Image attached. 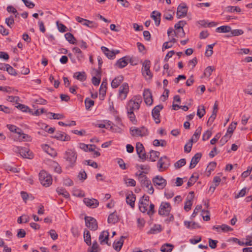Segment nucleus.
I'll use <instances>...</instances> for the list:
<instances>
[{"instance_id":"a19ab883","label":"nucleus","mask_w":252,"mask_h":252,"mask_svg":"<svg viewBox=\"0 0 252 252\" xmlns=\"http://www.w3.org/2000/svg\"><path fill=\"white\" fill-rule=\"evenodd\" d=\"M107 82L105 81H103L100 89H99V94L101 95L103 97L105 95L106 91L107 89Z\"/></svg>"},{"instance_id":"79ce46f5","label":"nucleus","mask_w":252,"mask_h":252,"mask_svg":"<svg viewBox=\"0 0 252 252\" xmlns=\"http://www.w3.org/2000/svg\"><path fill=\"white\" fill-rule=\"evenodd\" d=\"M173 246L169 244H165L161 246L160 251L162 252H171L173 249Z\"/></svg>"},{"instance_id":"bb28decb","label":"nucleus","mask_w":252,"mask_h":252,"mask_svg":"<svg viewBox=\"0 0 252 252\" xmlns=\"http://www.w3.org/2000/svg\"><path fill=\"white\" fill-rule=\"evenodd\" d=\"M135 199V195L131 193L127 195L126 197V202L133 208L134 207Z\"/></svg>"},{"instance_id":"774afa93","label":"nucleus","mask_w":252,"mask_h":252,"mask_svg":"<svg viewBox=\"0 0 252 252\" xmlns=\"http://www.w3.org/2000/svg\"><path fill=\"white\" fill-rule=\"evenodd\" d=\"M59 31L60 32H63L66 31L67 28L63 24L59 23L58 21L56 22Z\"/></svg>"},{"instance_id":"69168bd1","label":"nucleus","mask_w":252,"mask_h":252,"mask_svg":"<svg viewBox=\"0 0 252 252\" xmlns=\"http://www.w3.org/2000/svg\"><path fill=\"white\" fill-rule=\"evenodd\" d=\"M17 107L19 109H20V110H21L23 112H31L30 109L27 106H26V105H25L24 104H19L17 106Z\"/></svg>"},{"instance_id":"ea45409f","label":"nucleus","mask_w":252,"mask_h":252,"mask_svg":"<svg viewBox=\"0 0 252 252\" xmlns=\"http://www.w3.org/2000/svg\"><path fill=\"white\" fill-rule=\"evenodd\" d=\"M72 50L76 55V57L79 61H81L83 59L82 52L79 48L75 47L73 48Z\"/></svg>"},{"instance_id":"58836bf2","label":"nucleus","mask_w":252,"mask_h":252,"mask_svg":"<svg viewBox=\"0 0 252 252\" xmlns=\"http://www.w3.org/2000/svg\"><path fill=\"white\" fill-rule=\"evenodd\" d=\"M65 39L71 44H76V38L74 37L73 35L70 32H67L65 34Z\"/></svg>"},{"instance_id":"f704fd0d","label":"nucleus","mask_w":252,"mask_h":252,"mask_svg":"<svg viewBox=\"0 0 252 252\" xmlns=\"http://www.w3.org/2000/svg\"><path fill=\"white\" fill-rule=\"evenodd\" d=\"M56 191L59 195H63L64 198H69V193L65 189L63 188H58L56 189Z\"/></svg>"},{"instance_id":"8fccbe9b","label":"nucleus","mask_w":252,"mask_h":252,"mask_svg":"<svg viewBox=\"0 0 252 252\" xmlns=\"http://www.w3.org/2000/svg\"><path fill=\"white\" fill-rule=\"evenodd\" d=\"M226 11L228 12H240L241 11V9L240 7L238 6H228L226 7Z\"/></svg>"},{"instance_id":"de8ad7c7","label":"nucleus","mask_w":252,"mask_h":252,"mask_svg":"<svg viewBox=\"0 0 252 252\" xmlns=\"http://www.w3.org/2000/svg\"><path fill=\"white\" fill-rule=\"evenodd\" d=\"M215 70V68L214 67L211 66H208L204 70V75L206 77H209L211 75L212 72Z\"/></svg>"},{"instance_id":"6ab92c4d","label":"nucleus","mask_w":252,"mask_h":252,"mask_svg":"<svg viewBox=\"0 0 252 252\" xmlns=\"http://www.w3.org/2000/svg\"><path fill=\"white\" fill-rule=\"evenodd\" d=\"M201 157L202 154L200 153H197L192 157L189 165L190 169H192L195 167L196 165L199 161Z\"/></svg>"},{"instance_id":"7ed1b4c3","label":"nucleus","mask_w":252,"mask_h":252,"mask_svg":"<svg viewBox=\"0 0 252 252\" xmlns=\"http://www.w3.org/2000/svg\"><path fill=\"white\" fill-rule=\"evenodd\" d=\"M39 178L41 184L44 187L50 186L52 183V178L50 174L45 171H40L39 174Z\"/></svg>"},{"instance_id":"2eb2a0df","label":"nucleus","mask_w":252,"mask_h":252,"mask_svg":"<svg viewBox=\"0 0 252 252\" xmlns=\"http://www.w3.org/2000/svg\"><path fill=\"white\" fill-rule=\"evenodd\" d=\"M109 233L108 231H103L99 236V241L101 245L107 244L110 246L108 243Z\"/></svg>"},{"instance_id":"2f4dec72","label":"nucleus","mask_w":252,"mask_h":252,"mask_svg":"<svg viewBox=\"0 0 252 252\" xmlns=\"http://www.w3.org/2000/svg\"><path fill=\"white\" fill-rule=\"evenodd\" d=\"M201 129L202 128L200 126L198 127L196 129L192 138L189 140H190L192 142H196L199 138L201 132Z\"/></svg>"},{"instance_id":"5701e85b","label":"nucleus","mask_w":252,"mask_h":252,"mask_svg":"<svg viewBox=\"0 0 252 252\" xmlns=\"http://www.w3.org/2000/svg\"><path fill=\"white\" fill-rule=\"evenodd\" d=\"M128 57H124L120 59L116 63V65L119 68H123L128 64Z\"/></svg>"},{"instance_id":"13d9d810","label":"nucleus","mask_w":252,"mask_h":252,"mask_svg":"<svg viewBox=\"0 0 252 252\" xmlns=\"http://www.w3.org/2000/svg\"><path fill=\"white\" fill-rule=\"evenodd\" d=\"M219 174L220 175V176H216L214 177L213 183L215 184V186L213 187V190H215L216 188L219 186L220 182H221L220 176H221L222 174L220 173Z\"/></svg>"},{"instance_id":"a18cd8bd","label":"nucleus","mask_w":252,"mask_h":252,"mask_svg":"<svg viewBox=\"0 0 252 252\" xmlns=\"http://www.w3.org/2000/svg\"><path fill=\"white\" fill-rule=\"evenodd\" d=\"M148 206V203L145 202H141L139 201V208L140 211L142 213H145L147 211V207Z\"/></svg>"},{"instance_id":"412c9836","label":"nucleus","mask_w":252,"mask_h":252,"mask_svg":"<svg viewBox=\"0 0 252 252\" xmlns=\"http://www.w3.org/2000/svg\"><path fill=\"white\" fill-rule=\"evenodd\" d=\"M101 49L103 53L105 55V56L109 59H113L115 58L116 56V53H115V51H110L106 47L102 46L101 47Z\"/></svg>"},{"instance_id":"c756f323","label":"nucleus","mask_w":252,"mask_h":252,"mask_svg":"<svg viewBox=\"0 0 252 252\" xmlns=\"http://www.w3.org/2000/svg\"><path fill=\"white\" fill-rule=\"evenodd\" d=\"M119 220V218L117 213L115 212L111 214L108 217V222L109 223L115 224Z\"/></svg>"},{"instance_id":"39448f33","label":"nucleus","mask_w":252,"mask_h":252,"mask_svg":"<svg viewBox=\"0 0 252 252\" xmlns=\"http://www.w3.org/2000/svg\"><path fill=\"white\" fill-rule=\"evenodd\" d=\"M171 206L169 203L162 202L159 206L158 213L160 216L166 217L170 215Z\"/></svg>"},{"instance_id":"09e8293b","label":"nucleus","mask_w":252,"mask_h":252,"mask_svg":"<svg viewBox=\"0 0 252 252\" xmlns=\"http://www.w3.org/2000/svg\"><path fill=\"white\" fill-rule=\"evenodd\" d=\"M43 149L48 153L49 155H51L52 156H55L56 154L53 150L48 145H45L42 146Z\"/></svg>"},{"instance_id":"0e129e2a","label":"nucleus","mask_w":252,"mask_h":252,"mask_svg":"<svg viewBox=\"0 0 252 252\" xmlns=\"http://www.w3.org/2000/svg\"><path fill=\"white\" fill-rule=\"evenodd\" d=\"M186 163V162L185 159H181L175 163V167L176 168H179L185 165Z\"/></svg>"},{"instance_id":"3c124183","label":"nucleus","mask_w":252,"mask_h":252,"mask_svg":"<svg viewBox=\"0 0 252 252\" xmlns=\"http://www.w3.org/2000/svg\"><path fill=\"white\" fill-rule=\"evenodd\" d=\"M216 43H214V44H210V45H208L207 46V50H206V52H205V55L209 57H210L212 55L213 53V47L214 46V45H215Z\"/></svg>"},{"instance_id":"ddd939ff","label":"nucleus","mask_w":252,"mask_h":252,"mask_svg":"<svg viewBox=\"0 0 252 252\" xmlns=\"http://www.w3.org/2000/svg\"><path fill=\"white\" fill-rule=\"evenodd\" d=\"M163 108V106L161 105H158L154 107L152 112V116L157 124L160 123L159 119V112Z\"/></svg>"},{"instance_id":"7c9ffc66","label":"nucleus","mask_w":252,"mask_h":252,"mask_svg":"<svg viewBox=\"0 0 252 252\" xmlns=\"http://www.w3.org/2000/svg\"><path fill=\"white\" fill-rule=\"evenodd\" d=\"M161 225L159 224H155L149 231L147 232L148 234H155L160 232L161 231Z\"/></svg>"},{"instance_id":"5fc2aeb1","label":"nucleus","mask_w":252,"mask_h":252,"mask_svg":"<svg viewBox=\"0 0 252 252\" xmlns=\"http://www.w3.org/2000/svg\"><path fill=\"white\" fill-rule=\"evenodd\" d=\"M7 128L9 130L13 132H15V133H19L20 130L21 129L20 128L17 127L16 126L12 125H7Z\"/></svg>"},{"instance_id":"bf43d9fd","label":"nucleus","mask_w":252,"mask_h":252,"mask_svg":"<svg viewBox=\"0 0 252 252\" xmlns=\"http://www.w3.org/2000/svg\"><path fill=\"white\" fill-rule=\"evenodd\" d=\"M5 69L8 73L10 75L15 76L17 74L16 70L8 64H6Z\"/></svg>"},{"instance_id":"4468645a","label":"nucleus","mask_w":252,"mask_h":252,"mask_svg":"<svg viewBox=\"0 0 252 252\" xmlns=\"http://www.w3.org/2000/svg\"><path fill=\"white\" fill-rule=\"evenodd\" d=\"M75 19L78 22L81 23L83 25L87 26L88 27L93 28H96L97 26V24L94 23V22L83 19L79 16L76 17Z\"/></svg>"},{"instance_id":"4be33fe9","label":"nucleus","mask_w":252,"mask_h":252,"mask_svg":"<svg viewBox=\"0 0 252 252\" xmlns=\"http://www.w3.org/2000/svg\"><path fill=\"white\" fill-rule=\"evenodd\" d=\"M19 133H16L17 136H15L14 138V140L15 141H23V140H29L30 138V136H29L28 134H26L23 132L21 129L20 130Z\"/></svg>"},{"instance_id":"864d4df0","label":"nucleus","mask_w":252,"mask_h":252,"mask_svg":"<svg viewBox=\"0 0 252 252\" xmlns=\"http://www.w3.org/2000/svg\"><path fill=\"white\" fill-rule=\"evenodd\" d=\"M197 179L198 176H194L193 175H192L188 182V187H189L192 186L197 181Z\"/></svg>"},{"instance_id":"49530a36","label":"nucleus","mask_w":252,"mask_h":252,"mask_svg":"<svg viewBox=\"0 0 252 252\" xmlns=\"http://www.w3.org/2000/svg\"><path fill=\"white\" fill-rule=\"evenodd\" d=\"M205 114V110L204 106L200 105L198 107L197 115L199 118H202Z\"/></svg>"},{"instance_id":"0eeeda50","label":"nucleus","mask_w":252,"mask_h":252,"mask_svg":"<svg viewBox=\"0 0 252 252\" xmlns=\"http://www.w3.org/2000/svg\"><path fill=\"white\" fill-rule=\"evenodd\" d=\"M154 185L159 189H162L167 185L166 180L162 176L157 175L152 179Z\"/></svg>"},{"instance_id":"aec40b11","label":"nucleus","mask_w":252,"mask_h":252,"mask_svg":"<svg viewBox=\"0 0 252 252\" xmlns=\"http://www.w3.org/2000/svg\"><path fill=\"white\" fill-rule=\"evenodd\" d=\"M151 17L154 20L156 26H158L160 23L161 13L157 11L152 12Z\"/></svg>"},{"instance_id":"f3484780","label":"nucleus","mask_w":252,"mask_h":252,"mask_svg":"<svg viewBox=\"0 0 252 252\" xmlns=\"http://www.w3.org/2000/svg\"><path fill=\"white\" fill-rule=\"evenodd\" d=\"M83 202L86 206L92 208H95L99 205L98 201L94 198H85Z\"/></svg>"},{"instance_id":"cd10ccee","label":"nucleus","mask_w":252,"mask_h":252,"mask_svg":"<svg viewBox=\"0 0 252 252\" xmlns=\"http://www.w3.org/2000/svg\"><path fill=\"white\" fill-rule=\"evenodd\" d=\"M126 237L125 236H121L120 239L118 241H115L113 245V248L117 251H119L121 249V248L123 245L124 239Z\"/></svg>"},{"instance_id":"6e6552de","label":"nucleus","mask_w":252,"mask_h":252,"mask_svg":"<svg viewBox=\"0 0 252 252\" xmlns=\"http://www.w3.org/2000/svg\"><path fill=\"white\" fill-rule=\"evenodd\" d=\"M129 92V86L127 83H123L119 88V98L122 100H125Z\"/></svg>"},{"instance_id":"393cba45","label":"nucleus","mask_w":252,"mask_h":252,"mask_svg":"<svg viewBox=\"0 0 252 252\" xmlns=\"http://www.w3.org/2000/svg\"><path fill=\"white\" fill-rule=\"evenodd\" d=\"M20 155L25 158H32L33 155L30 150L27 148L22 147L20 153Z\"/></svg>"},{"instance_id":"f8f14e48","label":"nucleus","mask_w":252,"mask_h":252,"mask_svg":"<svg viewBox=\"0 0 252 252\" xmlns=\"http://www.w3.org/2000/svg\"><path fill=\"white\" fill-rule=\"evenodd\" d=\"M86 226L91 230H95L97 228V224L96 220L91 217L85 218Z\"/></svg>"},{"instance_id":"4c0bfd02","label":"nucleus","mask_w":252,"mask_h":252,"mask_svg":"<svg viewBox=\"0 0 252 252\" xmlns=\"http://www.w3.org/2000/svg\"><path fill=\"white\" fill-rule=\"evenodd\" d=\"M184 224L187 228L190 229H196L200 227L197 223L193 221H185Z\"/></svg>"},{"instance_id":"b1692460","label":"nucleus","mask_w":252,"mask_h":252,"mask_svg":"<svg viewBox=\"0 0 252 252\" xmlns=\"http://www.w3.org/2000/svg\"><path fill=\"white\" fill-rule=\"evenodd\" d=\"M124 80L123 76L119 75L115 77L111 82V87L113 88H117Z\"/></svg>"},{"instance_id":"1a4fd4ad","label":"nucleus","mask_w":252,"mask_h":252,"mask_svg":"<svg viewBox=\"0 0 252 252\" xmlns=\"http://www.w3.org/2000/svg\"><path fill=\"white\" fill-rule=\"evenodd\" d=\"M136 151L140 158L143 160H145L148 157L145 152L144 147L143 144L140 142H137L136 144Z\"/></svg>"},{"instance_id":"f257e3e1","label":"nucleus","mask_w":252,"mask_h":252,"mask_svg":"<svg viewBox=\"0 0 252 252\" xmlns=\"http://www.w3.org/2000/svg\"><path fill=\"white\" fill-rule=\"evenodd\" d=\"M141 102V97L140 95H137L134 96L127 103L126 110L127 116L130 121L132 123L136 122L134 112L139 109Z\"/></svg>"},{"instance_id":"052dcab7","label":"nucleus","mask_w":252,"mask_h":252,"mask_svg":"<svg viewBox=\"0 0 252 252\" xmlns=\"http://www.w3.org/2000/svg\"><path fill=\"white\" fill-rule=\"evenodd\" d=\"M174 34L177 37H183L185 36V32L183 29L176 30L174 31Z\"/></svg>"},{"instance_id":"423d86ee","label":"nucleus","mask_w":252,"mask_h":252,"mask_svg":"<svg viewBox=\"0 0 252 252\" xmlns=\"http://www.w3.org/2000/svg\"><path fill=\"white\" fill-rule=\"evenodd\" d=\"M136 176L140 183L142 188H149L151 186V182L148 177L144 174V172L141 171L135 174Z\"/></svg>"},{"instance_id":"a878e982","label":"nucleus","mask_w":252,"mask_h":252,"mask_svg":"<svg viewBox=\"0 0 252 252\" xmlns=\"http://www.w3.org/2000/svg\"><path fill=\"white\" fill-rule=\"evenodd\" d=\"M54 138L63 141H67L70 140V137L63 132H57Z\"/></svg>"},{"instance_id":"680f3d73","label":"nucleus","mask_w":252,"mask_h":252,"mask_svg":"<svg viewBox=\"0 0 252 252\" xmlns=\"http://www.w3.org/2000/svg\"><path fill=\"white\" fill-rule=\"evenodd\" d=\"M5 23L10 28H11L12 25L14 23V17L12 16L5 19Z\"/></svg>"},{"instance_id":"dca6fc26","label":"nucleus","mask_w":252,"mask_h":252,"mask_svg":"<svg viewBox=\"0 0 252 252\" xmlns=\"http://www.w3.org/2000/svg\"><path fill=\"white\" fill-rule=\"evenodd\" d=\"M188 11V7L185 4L179 5L177 10V17L178 18L184 17L186 16Z\"/></svg>"},{"instance_id":"37998d69","label":"nucleus","mask_w":252,"mask_h":252,"mask_svg":"<svg viewBox=\"0 0 252 252\" xmlns=\"http://www.w3.org/2000/svg\"><path fill=\"white\" fill-rule=\"evenodd\" d=\"M192 198L193 197H190V199H189L188 198L187 201L185 203L184 209L187 212L189 211L191 209V207L192 205Z\"/></svg>"},{"instance_id":"4d7b16f0","label":"nucleus","mask_w":252,"mask_h":252,"mask_svg":"<svg viewBox=\"0 0 252 252\" xmlns=\"http://www.w3.org/2000/svg\"><path fill=\"white\" fill-rule=\"evenodd\" d=\"M85 104L86 109L88 110L94 105V101L87 98L85 100Z\"/></svg>"},{"instance_id":"c03bdc74","label":"nucleus","mask_w":252,"mask_h":252,"mask_svg":"<svg viewBox=\"0 0 252 252\" xmlns=\"http://www.w3.org/2000/svg\"><path fill=\"white\" fill-rule=\"evenodd\" d=\"M237 124V122L231 123V124L227 128L226 133H227V134H228L229 135L231 136L234 129L236 128Z\"/></svg>"},{"instance_id":"e433bc0d","label":"nucleus","mask_w":252,"mask_h":252,"mask_svg":"<svg viewBox=\"0 0 252 252\" xmlns=\"http://www.w3.org/2000/svg\"><path fill=\"white\" fill-rule=\"evenodd\" d=\"M231 27L228 26H222L216 29V32H219L226 33L230 32Z\"/></svg>"},{"instance_id":"c85d7f7f","label":"nucleus","mask_w":252,"mask_h":252,"mask_svg":"<svg viewBox=\"0 0 252 252\" xmlns=\"http://www.w3.org/2000/svg\"><path fill=\"white\" fill-rule=\"evenodd\" d=\"M213 229H215L218 231H220V230H221L222 232H227L232 230V228L228 225L226 224H222L221 225L214 226L213 227Z\"/></svg>"},{"instance_id":"338daca9","label":"nucleus","mask_w":252,"mask_h":252,"mask_svg":"<svg viewBox=\"0 0 252 252\" xmlns=\"http://www.w3.org/2000/svg\"><path fill=\"white\" fill-rule=\"evenodd\" d=\"M216 162H211L207 167V170L208 172L210 174L211 172L214 170L216 166Z\"/></svg>"},{"instance_id":"a211bd4d","label":"nucleus","mask_w":252,"mask_h":252,"mask_svg":"<svg viewBox=\"0 0 252 252\" xmlns=\"http://www.w3.org/2000/svg\"><path fill=\"white\" fill-rule=\"evenodd\" d=\"M143 97L147 105H151L153 103L152 95L150 90L147 89L144 91Z\"/></svg>"},{"instance_id":"20e7f679","label":"nucleus","mask_w":252,"mask_h":252,"mask_svg":"<svg viewBox=\"0 0 252 252\" xmlns=\"http://www.w3.org/2000/svg\"><path fill=\"white\" fill-rule=\"evenodd\" d=\"M64 158L69 164L73 166L76 162L77 155L74 150L68 149L64 153Z\"/></svg>"},{"instance_id":"f03ea898","label":"nucleus","mask_w":252,"mask_h":252,"mask_svg":"<svg viewBox=\"0 0 252 252\" xmlns=\"http://www.w3.org/2000/svg\"><path fill=\"white\" fill-rule=\"evenodd\" d=\"M131 135L132 137H144L148 134V130L144 126L137 127L135 126L131 127L129 129Z\"/></svg>"},{"instance_id":"c9c22d12","label":"nucleus","mask_w":252,"mask_h":252,"mask_svg":"<svg viewBox=\"0 0 252 252\" xmlns=\"http://www.w3.org/2000/svg\"><path fill=\"white\" fill-rule=\"evenodd\" d=\"M84 241L88 246L91 245V237L90 232L86 229L84 232Z\"/></svg>"},{"instance_id":"473e14b6","label":"nucleus","mask_w":252,"mask_h":252,"mask_svg":"<svg viewBox=\"0 0 252 252\" xmlns=\"http://www.w3.org/2000/svg\"><path fill=\"white\" fill-rule=\"evenodd\" d=\"M149 159L152 161H155L159 157L160 153L158 151L151 150L150 151Z\"/></svg>"},{"instance_id":"e2e57ef3","label":"nucleus","mask_w":252,"mask_h":252,"mask_svg":"<svg viewBox=\"0 0 252 252\" xmlns=\"http://www.w3.org/2000/svg\"><path fill=\"white\" fill-rule=\"evenodd\" d=\"M193 142H191L189 140L184 147V151L186 153H189L191 150V148L192 146V143Z\"/></svg>"},{"instance_id":"9d476101","label":"nucleus","mask_w":252,"mask_h":252,"mask_svg":"<svg viewBox=\"0 0 252 252\" xmlns=\"http://www.w3.org/2000/svg\"><path fill=\"white\" fill-rule=\"evenodd\" d=\"M151 65L150 61L146 60L143 63L142 74L145 77H148V78L152 77V74L150 71V68Z\"/></svg>"},{"instance_id":"603ef678","label":"nucleus","mask_w":252,"mask_h":252,"mask_svg":"<svg viewBox=\"0 0 252 252\" xmlns=\"http://www.w3.org/2000/svg\"><path fill=\"white\" fill-rule=\"evenodd\" d=\"M231 35L229 36H236L243 34L244 32L243 30L240 29L233 30L230 31Z\"/></svg>"},{"instance_id":"6e6d98bb","label":"nucleus","mask_w":252,"mask_h":252,"mask_svg":"<svg viewBox=\"0 0 252 252\" xmlns=\"http://www.w3.org/2000/svg\"><path fill=\"white\" fill-rule=\"evenodd\" d=\"M99 246L96 241L93 243L92 246L88 250L89 252H98Z\"/></svg>"},{"instance_id":"9b49d317","label":"nucleus","mask_w":252,"mask_h":252,"mask_svg":"<svg viewBox=\"0 0 252 252\" xmlns=\"http://www.w3.org/2000/svg\"><path fill=\"white\" fill-rule=\"evenodd\" d=\"M169 165V161L166 156L161 157L158 162V167L160 172L167 168Z\"/></svg>"},{"instance_id":"72a5a7b5","label":"nucleus","mask_w":252,"mask_h":252,"mask_svg":"<svg viewBox=\"0 0 252 252\" xmlns=\"http://www.w3.org/2000/svg\"><path fill=\"white\" fill-rule=\"evenodd\" d=\"M74 77L80 81H84L86 79V73L84 72H77L75 73Z\"/></svg>"}]
</instances>
